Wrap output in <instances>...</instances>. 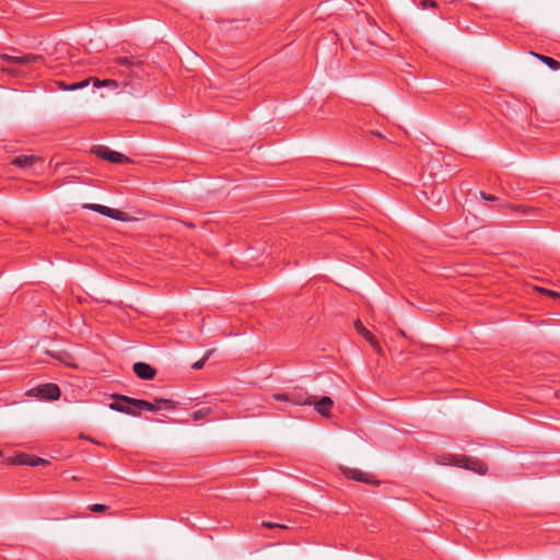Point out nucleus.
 <instances>
[{"mask_svg": "<svg viewBox=\"0 0 560 560\" xmlns=\"http://www.w3.org/2000/svg\"><path fill=\"white\" fill-rule=\"evenodd\" d=\"M114 398L147 411H158L160 409L173 410L176 407L173 400L166 398H154L153 402L124 395H114Z\"/></svg>", "mask_w": 560, "mask_h": 560, "instance_id": "f257e3e1", "label": "nucleus"}, {"mask_svg": "<svg viewBox=\"0 0 560 560\" xmlns=\"http://www.w3.org/2000/svg\"><path fill=\"white\" fill-rule=\"evenodd\" d=\"M445 459H446V462H443V464L454 465L457 467L469 469L479 475H486L488 471L487 464L478 458L467 457V456L447 455V456H445Z\"/></svg>", "mask_w": 560, "mask_h": 560, "instance_id": "f03ea898", "label": "nucleus"}, {"mask_svg": "<svg viewBox=\"0 0 560 560\" xmlns=\"http://www.w3.org/2000/svg\"><path fill=\"white\" fill-rule=\"evenodd\" d=\"M142 62L133 57H117L113 59L110 69L121 75L133 77L138 75L137 69L141 67Z\"/></svg>", "mask_w": 560, "mask_h": 560, "instance_id": "7ed1b4c3", "label": "nucleus"}, {"mask_svg": "<svg viewBox=\"0 0 560 560\" xmlns=\"http://www.w3.org/2000/svg\"><path fill=\"white\" fill-rule=\"evenodd\" d=\"M27 395L37 397L42 400H57L59 399L61 392L57 384L46 383L30 389Z\"/></svg>", "mask_w": 560, "mask_h": 560, "instance_id": "20e7f679", "label": "nucleus"}, {"mask_svg": "<svg viewBox=\"0 0 560 560\" xmlns=\"http://www.w3.org/2000/svg\"><path fill=\"white\" fill-rule=\"evenodd\" d=\"M1 60L9 65H43L44 57L42 55L27 54L23 56H11L8 54L0 55Z\"/></svg>", "mask_w": 560, "mask_h": 560, "instance_id": "39448f33", "label": "nucleus"}, {"mask_svg": "<svg viewBox=\"0 0 560 560\" xmlns=\"http://www.w3.org/2000/svg\"><path fill=\"white\" fill-rule=\"evenodd\" d=\"M84 208L93 210L95 212H98L108 218L115 219L117 221L126 222V221L130 220L129 214L127 212H124L118 209L109 208V207H106L103 205L89 203V205H84Z\"/></svg>", "mask_w": 560, "mask_h": 560, "instance_id": "423d86ee", "label": "nucleus"}, {"mask_svg": "<svg viewBox=\"0 0 560 560\" xmlns=\"http://www.w3.org/2000/svg\"><path fill=\"white\" fill-rule=\"evenodd\" d=\"M92 152L103 159V160H106L108 162H112V163H127L129 162V158L124 155L122 153H119V152H116V151H113L110 150L109 148L105 147V145H96L92 149Z\"/></svg>", "mask_w": 560, "mask_h": 560, "instance_id": "0eeeda50", "label": "nucleus"}, {"mask_svg": "<svg viewBox=\"0 0 560 560\" xmlns=\"http://www.w3.org/2000/svg\"><path fill=\"white\" fill-rule=\"evenodd\" d=\"M342 474L348 479L355 480V481H359V482H363V483H366V485L377 486L380 483V481L376 480L373 475H371L369 472H365V471H362L361 469H358V468L345 467V468H342Z\"/></svg>", "mask_w": 560, "mask_h": 560, "instance_id": "6e6552de", "label": "nucleus"}, {"mask_svg": "<svg viewBox=\"0 0 560 560\" xmlns=\"http://www.w3.org/2000/svg\"><path fill=\"white\" fill-rule=\"evenodd\" d=\"M503 208L522 213L529 220L540 217L541 209L525 205L504 203Z\"/></svg>", "mask_w": 560, "mask_h": 560, "instance_id": "1a4fd4ad", "label": "nucleus"}, {"mask_svg": "<svg viewBox=\"0 0 560 560\" xmlns=\"http://www.w3.org/2000/svg\"><path fill=\"white\" fill-rule=\"evenodd\" d=\"M13 464L16 465H28V466H40L47 464V460L37 456L28 455V454H18L12 459Z\"/></svg>", "mask_w": 560, "mask_h": 560, "instance_id": "9d476101", "label": "nucleus"}, {"mask_svg": "<svg viewBox=\"0 0 560 560\" xmlns=\"http://www.w3.org/2000/svg\"><path fill=\"white\" fill-rule=\"evenodd\" d=\"M132 370L135 374L141 380H152L156 375V371L148 363L137 362L133 364Z\"/></svg>", "mask_w": 560, "mask_h": 560, "instance_id": "9b49d317", "label": "nucleus"}, {"mask_svg": "<svg viewBox=\"0 0 560 560\" xmlns=\"http://www.w3.org/2000/svg\"><path fill=\"white\" fill-rule=\"evenodd\" d=\"M354 328L359 335H361L376 351L380 350V343L375 336L368 330L361 320L354 323Z\"/></svg>", "mask_w": 560, "mask_h": 560, "instance_id": "f8f14e48", "label": "nucleus"}, {"mask_svg": "<svg viewBox=\"0 0 560 560\" xmlns=\"http://www.w3.org/2000/svg\"><path fill=\"white\" fill-rule=\"evenodd\" d=\"M313 405H315V410L319 415H322L324 417H329L330 411L334 407V401L330 397L324 396L319 400L314 399Z\"/></svg>", "mask_w": 560, "mask_h": 560, "instance_id": "ddd939ff", "label": "nucleus"}, {"mask_svg": "<svg viewBox=\"0 0 560 560\" xmlns=\"http://www.w3.org/2000/svg\"><path fill=\"white\" fill-rule=\"evenodd\" d=\"M291 397L295 400H301L300 402H292V405L303 406V405H313V400L316 399L315 396H310L306 392H292L290 393Z\"/></svg>", "mask_w": 560, "mask_h": 560, "instance_id": "4468645a", "label": "nucleus"}, {"mask_svg": "<svg viewBox=\"0 0 560 560\" xmlns=\"http://www.w3.org/2000/svg\"><path fill=\"white\" fill-rule=\"evenodd\" d=\"M90 82H91V79H85V80H82L80 82H75L72 84H67L63 81H57L56 83H57L58 88L61 89L62 91H77V90L86 88L90 84Z\"/></svg>", "mask_w": 560, "mask_h": 560, "instance_id": "2eb2a0df", "label": "nucleus"}, {"mask_svg": "<svg viewBox=\"0 0 560 560\" xmlns=\"http://www.w3.org/2000/svg\"><path fill=\"white\" fill-rule=\"evenodd\" d=\"M38 160L35 155H19L13 160V164L19 167H28Z\"/></svg>", "mask_w": 560, "mask_h": 560, "instance_id": "dca6fc26", "label": "nucleus"}, {"mask_svg": "<svg viewBox=\"0 0 560 560\" xmlns=\"http://www.w3.org/2000/svg\"><path fill=\"white\" fill-rule=\"evenodd\" d=\"M109 408L112 410H115V411H118V412H122V413H126V415H130V416H133V417H139L140 416V412L139 411H136L118 401H114V402H110L109 404Z\"/></svg>", "mask_w": 560, "mask_h": 560, "instance_id": "f3484780", "label": "nucleus"}, {"mask_svg": "<svg viewBox=\"0 0 560 560\" xmlns=\"http://www.w3.org/2000/svg\"><path fill=\"white\" fill-rule=\"evenodd\" d=\"M90 79H91V81H93V84L96 88L108 86V88L117 89L119 86V84L116 80H112V79L100 80L97 78H90Z\"/></svg>", "mask_w": 560, "mask_h": 560, "instance_id": "a211bd4d", "label": "nucleus"}, {"mask_svg": "<svg viewBox=\"0 0 560 560\" xmlns=\"http://www.w3.org/2000/svg\"><path fill=\"white\" fill-rule=\"evenodd\" d=\"M533 55L535 57H537L538 59H540L544 63H546L550 69H552V70L560 69V61H558L551 57L544 56V55H538V54H533Z\"/></svg>", "mask_w": 560, "mask_h": 560, "instance_id": "6ab92c4d", "label": "nucleus"}, {"mask_svg": "<svg viewBox=\"0 0 560 560\" xmlns=\"http://www.w3.org/2000/svg\"><path fill=\"white\" fill-rule=\"evenodd\" d=\"M211 408L210 407H203V408H200L198 410H195L192 413H191V418L195 420V421H198V420H201L203 418H206L207 416H209L211 413Z\"/></svg>", "mask_w": 560, "mask_h": 560, "instance_id": "aec40b11", "label": "nucleus"}, {"mask_svg": "<svg viewBox=\"0 0 560 560\" xmlns=\"http://www.w3.org/2000/svg\"><path fill=\"white\" fill-rule=\"evenodd\" d=\"M272 399L277 400V401H287V402H300L301 400H295L294 398L291 397V394L290 393H278V394H273L272 395Z\"/></svg>", "mask_w": 560, "mask_h": 560, "instance_id": "412c9836", "label": "nucleus"}, {"mask_svg": "<svg viewBox=\"0 0 560 560\" xmlns=\"http://www.w3.org/2000/svg\"><path fill=\"white\" fill-rule=\"evenodd\" d=\"M212 352H213L212 350L208 351V352L206 353V355H205L202 359H200L199 361L195 362V363L191 365V368H192L194 370H199V369L203 368L205 363H206V362H207V360L210 358V355H211V353H212Z\"/></svg>", "mask_w": 560, "mask_h": 560, "instance_id": "4be33fe9", "label": "nucleus"}, {"mask_svg": "<svg viewBox=\"0 0 560 560\" xmlns=\"http://www.w3.org/2000/svg\"><path fill=\"white\" fill-rule=\"evenodd\" d=\"M89 509L91 512H94V513H103V512L107 511L109 509V506L105 505V504H101V503H95V504L90 505Z\"/></svg>", "mask_w": 560, "mask_h": 560, "instance_id": "5701e85b", "label": "nucleus"}, {"mask_svg": "<svg viewBox=\"0 0 560 560\" xmlns=\"http://www.w3.org/2000/svg\"><path fill=\"white\" fill-rule=\"evenodd\" d=\"M47 353H48L50 357H52V358H55V359H57V360H59V361H65V360H66V358H68V357H69V353H67V352H65V351H60V352L47 351Z\"/></svg>", "mask_w": 560, "mask_h": 560, "instance_id": "b1692460", "label": "nucleus"}, {"mask_svg": "<svg viewBox=\"0 0 560 560\" xmlns=\"http://www.w3.org/2000/svg\"><path fill=\"white\" fill-rule=\"evenodd\" d=\"M420 8L423 10L435 8L438 5L434 0H421L419 3Z\"/></svg>", "mask_w": 560, "mask_h": 560, "instance_id": "393cba45", "label": "nucleus"}, {"mask_svg": "<svg viewBox=\"0 0 560 560\" xmlns=\"http://www.w3.org/2000/svg\"><path fill=\"white\" fill-rule=\"evenodd\" d=\"M537 290L546 295L560 299V293H558V292H555V291H551L548 289H544V288H538Z\"/></svg>", "mask_w": 560, "mask_h": 560, "instance_id": "a878e982", "label": "nucleus"}, {"mask_svg": "<svg viewBox=\"0 0 560 560\" xmlns=\"http://www.w3.org/2000/svg\"><path fill=\"white\" fill-rule=\"evenodd\" d=\"M262 526L267 527V528H287L285 525H281V524H278V523H272V522H262Z\"/></svg>", "mask_w": 560, "mask_h": 560, "instance_id": "bb28decb", "label": "nucleus"}, {"mask_svg": "<svg viewBox=\"0 0 560 560\" xmlns=\"http://www.w3.org/2000/svg\"><path fill=\"white\" fill-rule=\"evenodd\" d=\"M480 196L483 200H487V201H493V200H497L498 198L493 195H490V194H486L485 191H481L480 192Z\"/></svg>", "mask_w": 560, "mask_h": 560, "instance_id": "cd10ccee", "label": "nucleus"}, {"mask_svg": "<svg viewBox=\"0 0 560 560\" xmlns=\"http://www.w3.org/2000/svg\"><path fill=\"white\" fill-rule=\"evenodd\" d=\"M80 438H81V439H84V440H89V441H91V442H95L93 439H91L90 436L84 435V434H80Z\"/></svg>", "mask_w": 560, "mask_h": 560, "instance_id": "c85d7f7f", "label": "nucleus"}, {"mask_svg": "<svg viewBox=\"0 0 560 560\" xmlns=\"http://www.w3.org/2000/svg\"><path fill=\"white\" fill-rule=\"evenodd\" d=\"M8 72L15 73V71L13 69H8Z\"/></svg>", "mask_w": 560, "mask_h": 560, "instance_id": "c756f323", "label": "nucleus"}]
</instances>
